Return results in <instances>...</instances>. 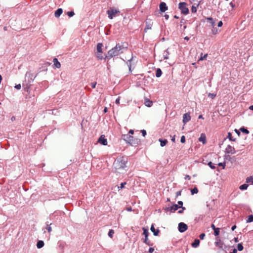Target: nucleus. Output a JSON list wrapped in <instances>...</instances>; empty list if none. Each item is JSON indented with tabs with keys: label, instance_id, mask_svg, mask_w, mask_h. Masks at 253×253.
I'll list each match as a JSON object with an SVG mask.
<instances>
[{
	"label": "nucleus",
	"instance_id": "obj_1",
	"mask_svg": "<svg viewBox=\"0 0 253 253\" xmlns=\"http://www.w3.org/2000/svg\"><path fill=\"white\" fill-rule=\"evenodd\" d=\"M125 47L120 43L116 44L115 47L112 48L108 52V55L106 56L104 59H111L112 57L118 56L123 52Z\"/></svg>",
	"mask_w": 253,
	"mask_h": 253
},
{
	"label": "nucleus",
	"instance_id": "obj_2",
	"mask_svg": "<svg viewBox=\"0 0 253 253\" xmlns=\"http://www.w3.org/2000/svg\"><path fill=\"white\" fill-rule=\"evenodd\" d=\"M127 159L122 157L118 158L113 164V166L115 169V172L121 173L119 170L124 169L126 167Z\"/></svg>",
	"mask_w": 253,
	"mask_h": 253
},
{
	"label": "nucleus",
	"instance_id": "obj_3",
	"mask_svg": "<svg viewBox=\"0 0 253 253\" xmlns=\"http://www.w3.org/2000/svg\"><path fill=\"white\" fill-rule=\"evenodd\" d=\"M178 8L180 10L181 13L186 15L189 13V9L187 7V3L184 2H180L178 4Z\"/></svg>",
	"mask_w": 253,
	"mask_h": 253
},
{
	"label": "nucleus",
	"instance_id": "obj_4",
	"mask_svg": "<svg viewBox=\"0 0 253 253\" xmlns=\"http://www.w3.org/2000/svg\"><path fill=\"white\" fill-rule=\"evenodd\" d=\"M122 139L125 141L127 143L132 145L133 136L129 134H123L121 137Z\"/></svg>",
	"mask_w": 253,
	"mask_h": 253
},
{
	"label": "nucleus",
	"instance_id": "obj_5",
	"mask_svg": "<svg viewBox=\"0 0 253 253\" xmlns=\"http://www.w3.org/2000/svg\"><path fill=\"white\" fill-rule=\"evenodd\" d=\"M119 12L120 11L119 10L113 8H111L109 10L107 11V13L108 14V17L110 19H112L116 14Z\"/></svg>",
	"mask_w": 253,
	"mask_h": 253
},
{
	"label": "nucleus",
	"instance_id": "obj_6",
	"mask_svg": "<svg viewBox=\"0 0 253 253\" xmlns=\"http://www.w3.org/2000/svg\"><path fill=\"white\" fill-rule=\"evenodd\" d=\"M178 227L179 231L181 233L185 232L188 229V226L187 224L183 222H180L178 224Z\"/></svg>",
	"mask_w": 253,
	"mask_h": 253
},
{
	"label": "nucleus",
	"instance_id": "obj_7",
	"mask_svg": "<svg viewBox=\"0 0 253 253\" xmlns=\"http://www.w3.org/2000/svg\"><path fill=\"white\" fill-rule=\"evenodd\" d=\"M225 152L227 154H234L236 153L235 148L230 145H228L225 149Z\"/></svg>",
	"mask_w": 253,
	"mask_h": 253
},
{
	"label": "nucleus",
	"instance_id": "obj_8",
	"mask_svg": "<svg viewBox=\"0 0 253 253\" xmlns=\"http://www.w3.org/2000/svg\"><path fill=\"white\" fill-rule=\"evenodd\" d=\"M97 142L105 146L107 145V140L105 138V136L104 135H101L98 138Z\"/></svg>",
	"mask_w": 253,
	"mask_h": 253
},
{
	"label": "nucleus",
	"instance_id": "obj_9",
	"mask_svg": "<svg viewBox=\"0 0 253 253\" xmlns=\"http://www.w3.org/2000/svg\"><path fill=\"white\" fill-rule=\"evenodd\" d=\"M191 120V116L189 113H185L183 116V123L185 124Z\"/></svg>",
	"mask_w": 253,
	"mask_h": 253
},
{
	"label": "nucleus",
	"instance_id": "obj_10",
	"mask_svg": "<svg viewBox=\"0 0 253 253\" xmlns=\"http://www.w3.org/2000/svg\"><path fill=\"white\" fill-rule=\"evenodd\" d=\"M159 7L160 11L162 12H165L168 9L167 4L164 2H161Z\"/></svg>",
	"mask_w": 253,
	"mask_h": 253
},
{
	"label": "nucleus",
	"instance_id": "obj_11",
	"mask_svg": "<svg viewBox=\"0 0 253 253\" xmlns=\"http://www.w3.org/2000/svg\"><path fill=\"white\" fill-rule=\"evenodd\" d=\"M198 140L199 141L202 142L203 144H206L207 143V140L205 134L204 133H201Z\"/></svg>",
	"mask_w": 253,
	"mask_h": 253
},
{
	"label": "nucleus",
	"instance_id": "obj_12",
	"mask_svg": "<svg viewBox=\"0 0 253 253\" xmlns=\"http://www.w3.org/2000/svg\"><path fill=\"white\" fill-rule=\"evenodd\" d=\"M150 230L153 233V234L154 236H158V235L160 233V230L159 229H157V230H156L153 224H152L151 225Z\"/></svg>",
	"mask_w": 253,
	"mask_h": 253
},
{
	"label": "nucleus",
	"instance_id": "obj_13",
	"mask_svg": "<svg viewBox=\"0 0 253 253\" xmlns=\"http://www.w3.org/2000/svg\"><path fill=\"white\" fill-rule=\"evenodd\" d=\"M179 208H180V206L176 204H173L172 206L170 207L169 211L171 212H174L175 211H177Z\"/></svg>",
	"mask_w": 253,
	"mask_h": 253
},
{
	"label": "nucleus",
	"instance_id": "obj_14",
	"mask_svg": "<svg viewBox=\"0 0 253 253\" xmlns=\"http://www.w3.org/2000/svg\"><path fill=\"white\" fill-rule=\"evenodd\" d=\"M53 62L54 63V67H55L56 68H60L61 67V64L56 58H54L53 59Z\"/></svg>",
	"mask_w": 253,
	"mask_h": 253
},
{
	"label": "nucleus",
	"instance_id": "obj_15",
	"mask_svg": "<svg viewBox=\"0 0 253 253\" xmlns=\"http://www.w3.org/2000/svg\"><path fill=\"white\" fill-rule=\"evenodd\" d=\"M207 22L209 23V26L214 27L215 25V22L214 20L211 17H208L207 18Z\"/></svg>",
	"mask_w": 253,
	"mask_h": 253
},
{
	"label": "nucleus",
	"instance_id": "obj_16",
	"mask_svg": "<svg viewBox=\"0 0 253 253\" xmlns=\"http://www.w3.org/2000/svg\"><path fill=\"white\" fill-rule=\"evenodd\" d=\"M63 12V9L61 8H58L55 12L54 15L56 17H59Z\"/></svg>",
	"mask_w": 253,
	"mask_h": 253
},
{
	"label": "nucleus",
	"instance_id": "obj_17",
	"mask_svg": "<svg viewBox=\"0 0 253 253\" xmlns=\"http://www.w3.org/2000/svg\"><path fill=\"white\" fill-rule=\"evenodd\" d=\"M200 243V240L198 239H196L194 242L192 243V247L193 248H197L199 246Z\"/></svg>",
	"mask_w": 253,
	"mask_h": 253
},
{
	"label": "nucleus",
	"instance_id": "obj_18",
	"mask_svg": "<svg viewBox=\"0 0 253 253\" xmlns=\"http://www.w3.org/2000/svg\"><path fill=\"white\" fill-rule=\"evenodd\" d=\"M143 242L149 246H152L153 244L148 239V236L145 237Z\"/></svg>",
	"mask_w": 253,
	"mask_h": 253
},
{
	"label": "nucleus",
	"instance_id": "obj_19",
	"mask_svg": "<svg viewBox=\"0 0 253 253\" xmlns=\"http://www.w3.org/2000/svg\"><path fill=\"white\" fill-rule=\"evenodd\" d=\"M144 104L146 106L150 107L152 105L153 102L147 98H145Z\"/></svg>",
	"mask_w": 253,
	"mask_h": 253
},
{
	"label": "nucleus",
	"instance_id": "obj_20",
	"mask_svg": "<svg viewBox=\"0 0 253 253\" xmlns=\"http://www.w3.org/2000/svg\"><path fill=\"white\" fill-rule=\"evenodd\" d=\"M159 141L160 142V145L161 147L165 146L168 143V140L166 139H159Z\"/></svg>",
	"mask_w": 253,
	"mask_h": 253
},
{
	"label": "nucleus",
	"instance_id": "obj_21",
	"mask_svg": "<svg viewBox=\"0 0 253 253\" xmlns=\"http://www.w3.org/2000/svg\"><path fill=\"white\" fill-rule=\"evenodd\" d=\"M103 46V44L102 43H98L97 44V51L98 53H102V47Z\"/></svg>",
	"mask_w": 253,
	"mask_h": 253
},
{
	"label": "nucleus",
	"instance_id": "obj_22",
	"mask_svg": "<svg viewBox=\"0 0 253 253\" xmlns=\"http://www.w3.org/2000/svg\"><path fill=\"white\" fill-rule=\"evenodd\" d=\"M44 242L42 240L39 241L37 243V247L38 249H41L44 246Z\"/></svg>",
	"mask_w": 253,
	"mask_h": 253
},
{
	"label": "nucleus",
	"instance_id": "obj_23",
	"mask_svg": "<svg viewBox=\"0 0 253 253\" xmlns=\"http://www.w3.org/2000/svg\"><path fill=\"white\" fill-rule=\"evenodd\" d=\"M169 53L168 51V49H166L163 53V57L164 59H169Z\"/></svg>",
	"mask_w": 253,
	"mask_h": 253
},
{
	"label": "nucleus",
	"instance_id": "obj_24",
	"mask_svg": "<svg viewBox=\"0 0 253 253\" xmlns=\"http://www.w3.org/2000/svg\"><path fill=\"white\" fill-rule=\"evenodd\" d=\"M162 74V71L160 68H158L156 70V77L157 78H159L161 76Z\"/></svg>",
	"mask_w": 253,
	"mask_h": 253
},
{
	"label": "nucleus",
	"instance_id": "obj_25",
	"mask_svg": "<svg viewBox=\"0 0 253 253\" xmlns=\"http://www.w3.org/2000/svg\"><path fill=\"white\" fill-rule=\"evenodd\" d=\"M215 244L217 247H218L219 248L222 249L223 243L220 240H219V241L216 242Z\"/></svg>",
	"mask_w": 253,
	"mask_h": 253
},
{
	"label": "nucleus",
	"instance_id": "obj_26",
	"mask_svg": "<svg viewBox=\"0 0 253 253\" xmlns=\"http://www.w3.org/2000/svg\"><path fill=\"white\" fill-rule=\"evenodd\" d=\"M226 138H228L231 141H235L236 139L234 138L232 136V133L230 132L228 133V135Z\"/></svg>",
	"mask_w": 253,
	"mask_h": 253
},
{
	"label": "nucleus",
	"instance_id": "obj_27",
	"mask_svg": "<svg viewBox=\"0 0 253 253\" xmlns=\"http://www.w3.org/2000/svg\"><path fill=\"white\" fill-rule=\"evenodd\" d=\"M246 182L248 183H253V175L248 177L246 178Z\"/></svg>",
	"mask_w": 253,
	"mask_h": 253
},
{
	"label": "nucleus",
	"instance_id": "obj_28",
	"mask_svg": "<svg viewBox=\"0 0 253 253\" xmlns=\"http://www.w3.org/2000/svg\"><path fill=\"white\" fill-rule=\"evenodd\" d=\"M249 185L247 184H244L239 187L240 189L242 190H246L248 187Z\"/></svg>",
	"mask_w": 253,
	"mask_h": 253
},
{
	"label": "nucleus",
	"instance_id": "obj_29",
	"mask_svg": "<svg viewBox=\"0 0 253 253\" xmlns=\"http://www.w3.org/2000/svg\"><path fill=\"white\" fill-rule=\"evenodd\" d=\"M132 60V58H131V59L128 60L127 61V62H126V63L127 64V66L128 67V68H129V72H131V71H132V70H131V61Z\"/></svg>",
	"mask_w": 253,
	"mask_h": 253
},
{
	"label": "nucleus",
	"instance_id": "obj_30",
	"mask_svg": "<svg viewBox=\"0 0 253 253\" xmlns=\"http://www.w3.org/2000/svg\"><path fill=\"white\" fill-rule=\"evenodd\" d=\"M240 130L243 133H245V134H249V131L246 128H245L244 127H241Z\"/></svg>",
	"mask_w": 253,
	"mask_h": 253
},
{
	"label": "nucleus",
	"instance_id": "obj_31",
	"mask_svg": "<svg viewBox=\"0 0 253 253\" xmlns=\"http://www.w3.org/2000/svg\"><path fill=\"white\" fill-rule=\"evenodd\" d=\"M143 234L144 235L145 237L148 236L149 235V231L147 229H146L145 228H143Z\"/></svg>",
	"mask_w": 253,
	"mask_h": 253
},
{
	"label": "nucleus",
	"instance_id": "obj_32",
	"mask_svg": "<svg viewBox=\"0 0 253 253\" xmlns=\"http://www.w3.org/2000/svg\"><path fill=\"white\" fill-rule=\"evenodd\" d=\"M253 221V215L251 214L248 216V219L246 221L247 223L251 222Z\"/></svg>",
	"mask_w": 253,
	"mask_h": 253
},
{
	"label": "nucleus",
	"instance_id": "obj_33",
	"mask_svg": "<svg viewBox=\"0 0 253 253\" xmlns=\"http://www.w3.org/2000/svg\"><path fill=\"white\" fill-rule=\"evenodd\" d=\"M191 194H197L198 192V189L197 187H194L191 190Z\"/></svg>",
	"mask_w": 253,
	"mask_h": 253
},
{
	"label": "nucleus",
	"instance_id": "obj_34",
	"mask_svg": "<svg viewBox=\"0 0 253 253\" xmlns=\"http://www.w3.org/2000/svg\"><path fill=\"white\" fill-rule=\"evenodd\" d=\"M46 225H47V227H46V229H47L48 232L49 233V232H50L52 231V228L50 227V225H51V223L49 224L48 222H47L46 223Z\"/></svg>",
	"mask_w": 253,
	"mask_h": 253
},
{
	"label": "nucleus",
	"instance_id": "obj_35",
	"mask_svg": "<svg viewBox=\"0 0 253 253\" xmlns=\"http://www.w3.org/2000/svg\"><path fill=\"white\" fill-rule=\"evenodd\" d=\"M114 234V231L113 229H110L108 232V236L111 238H112L113 237V234Z\"/></svg>",
	"mask_w": 253,
	"mask_h": 253
},
{
	"label": "nucleus",
	"instance_id": "obj_36",
	"mask_svg": "<svg viewBox=\"0 0 253 253\" xmlns=\"http://www.w3.org/2000/svg\"><path fill=\"white\" fill-rule=\"evenodd\" d=\"M237 248H238V250L239 251H243L244 249V247H243L242 244V243L238 244L237 245Z\"/></svg>",
	"mask_w": 253,
	"mask_h": 253
},
{
	"label": "nucleus",
	"instance_id": "obj_37",
	"mask_svg": "<svg viewBox=\"0 0 253 253\" xmlns=\"http://www.w3.org/2000/svg\"><path fill=\"white\" fill-rule=\"evenodd\" d=\"M208 165L211 169H215V166L211 162H209Z\"/></svg>",
	"mask_w": 253,
	"mask_h": 253
},
{
	"label": "nucleus",
	"instance_id": "obj_38",
	"mask_svg": "<svg viewBox=\"0 0 253 253\" xmlns=\"http://www.w3.org/2000/svg\"><path fill=\"white\" fill-rule=\"evenodd\" d=\"M219 228H217L216 229H215V230H214V236H217L219 235Z\"/></svg>",
	"mask_w": 253,
	"mask_h": 253
},
{
	"label": "nucleus",
	"instance_id": "obj_39",
	"mask_svg": "<svg viewBox=\"0 0 253 253\" xmlns=\"http://www.w3.org/2000/svg\"><path fill=\"white\" fill-rule=\"evenodd\" d=\"M215 96H216V94L211 93H209L208 94V97L211 98V99L214 98Z\"/></svg>",
	"mask_w": 253,
	"mask_h": 253
},
{
	"label": "nucleus",
	"instance_id": "obj_40",
	"mask_svg": "<svg viewBox=\"0 0 253 253\" xmlns=\"http://www.w3.org/2000/svg\"><path fill=\"white\" fill-rule=\"evenodd\" d=\"M67 15L69 16V17H72L74 15H75V13L74 11H69L67 12Z\"/></svg>",
	"mask_w": 253,
	"mask_h": 253
},
{
	"label": "nucleus",
	"instance_id": "obj_41",
	"mask_svg": "<svg viewBox=\"0 0 253 253\" xmlns=\"http://www.w3.org/2000/svg\"><path fill=\"white\" fill-rule=\"evenodd\" d=\"M126 184V182L121 183L120 186L118 187L119 189L123 188Z\"/></svg>",
	"mask_w": 253,
	"mask_h": 253
},
{
	"label": "nucleus",
	"instance_id": "obj_42",
	"mask_svg": "<svg viewBox=\"0 0 253 253\" xmlns=\"http://www.w3.org/2000/svg\"><path fill=\"white\" fill-rule=\"evenodd\" d=\"M101 53H99L97 55V58H98L100 60H102L104 58Z\"/></svg>",
	"mask_w": 253,
	"mask_h": 253
},
{
	"label": "nucleus",
	"instance_id": "obj_43",
	"mask_svg": "<svg viewBox=\"0 0 253 253\" xmlns=\"http://www.w3.org/2000/svg\"><path fill=\"white\" fill-rule=\"evenodd\" d=\"M225 162H223V163H219L218 164V166H222V169H224L225 168Z\"/></svg>",
	"mask_w": 253,
	"mask_h": 253
},
{
	"label": "nucleus",
	"instance_id": "obj_44",
	"mask_svg": "<svg viewBox=\"0 0 253 253\" xmlns=\"http://www.w3.org/2000/svg\"><path fill=\"white\" fill-rule=\"evenodd\" d=\"M180 142L182 143H184L185 142V137L184 135H182L181 137V139H180Z\"/></svg>",
	"mask_w": 253,
	"mask_h": 253
},
{
	"label": "nucleus",
	"instance_id": "obj_45",
	"mask_svg": "<svg viewBox=\"0 0 253 253\" xmlns=\"http://www.w3.org/2000/svg\"><path fill=\"white\" fill-rule=\"evenodd\" d=\"M207 56H208V54H205L203 56H201L200 58V60H206Z\"/></svg>",
	"mask_w": 253,
	"mask_h": 253
},
{
	"label": "nucleus",
	"instance_id": "obj_46",
	"mask_svg": "<svg viewBox=\"0 0 253 253\" xmlns=\"http://www.w3.org/2000/svg\"><path fill=\"white\" fill-rule=\"evenodd\" d=\"M191 11L193 13H195L197 11V8L196 7L193 5L191 8Z\"/></svg>",
	"mask_w": 253,
	"mask_h": 253
},
{
	"label": "nucleus",
	"instance_id": "obj_47",
	"mask_svg": "<svg viewBox=\"0 0 253 253\" xmlns=\"http://www.w3.org/2000/svg\"><path fill=\"white\" fill-rule=\"evenodd\" d=\"M180 208L182 209V210L178 211V212L179 213H182L183 212V211L185 210L186 208L184 207H180Z\"/></svg>",
	"mask_w": 253,
	"mask_h": 253
},
{
	"label": "nucleus",
	"instance_id": "obj_48",
	"mask_svg": "<svg viewBox=\"0 0 253 253\" xmlns=\"http://www.w3.org/2000/svg\"><path fill=\"white\" fill-rule=\"evenodd\" d=\"M205 233H202L199 236V238L201 239V240H203L205 237Z\"/></svg>",
	"mask_w": 253,
	"mask_h": 253
},
{
	"label": "nucleus",
	"instance_id": "obj_49",
	"mask_svg": "<svg viewBox=\"0 0 253 253\" xmlns=\"http://www.w3.org/2000/svg\"><path fill=\"white\" fill-rule=\"evenodd\" d=\"M141 132L142 133L143 136L145 137V135H146V131L144 129H143L141 130Z\"/></svg>",
	"mask_w": 253,
	"mask_h": 253
},
{
	"label": "nucleus",
	"instance_id": "obj_50",
	"mask_svg": "<svg viewBox=\"0 0 253 253\" xmlns=\"http://www.w3.org/2000/svg\"><path fill=\"white\" fill-rule=\"evenodd\" d=\"M96 84V82H93V83H91L90 84L91 86L93 88L95 87Z\"/></svg>",
	"mask_w": 253,
	"mask_h": 253
},
{
	"label": "nucleus",
	"instance_id": "obj_51",
	"mask_svg": "<svg viewBox=\"0 0 253 253\" xmlns=\"http://www.w3.org/2000/svg\"><path fill=\"white\" fill-rule=\"evenodd\" d=\"M14 87L17 89H20L21 87V84H16Z\"/></svg>",
	"mask_w": 253,
	"mask_h": 253
},
{
	"label": "nucleus",
	"instance_id": "obj_52",
	"mask_svg": "<svg viewBox=\"0 0 253 253\" xmlns=\"http://www.w3.org/2000/svg\"><path fill=\"white\" fill-rule=\"evenodd\" d=\"M181 195V191H178L176 193V197H177Z\"/></svg>",
	"mask_w": 253,
	"mask_h": 253
},
{
	"label": "nucleus",
	"instance_id": "obj_53",
	"mask_svg": "<svg viewBox=\"0 0 253 253\" xmlns=\"http://www.w3.org/2000/svg\"><path fill=\"white\" fill-rule=\"evenodd\" d=\"M154 251V249L153 248H150L149 249V252L150 253H153V252Z\"/></svg>",
	"mask_w": 253,
	"mask_h": 253
},
{
	"label": "nucleus",
	"instance_id": "obj_54",
	"mask_svg": "<svg viewBox=\"0 0 253 253\" xmlns=\"http://www.w3.org/2000/svg\"><path fill=\"white\" fill-rule=\"evenodd\" d=\"M224 159L230 160V159H231V157H230V156L229 155H225L224 156Z\"/></svg>",
	"mask_w": 253,
	"mask_h": 253
},
{
	"label": "nucleus",
	"instance_id": "obj_55",
	"mask_svg": "<svg viewBox=\"0 0 253 253\" xmlns=\"http://www.w3.org/2000/svg\"><path fill=\"white\" fill-rule=\"evenodd\" d=\"M171 140L172 142H175V135H173V136H172Z\"/></svg>",
	"mask_w": 253,
	"mask_h": 253
},
{
	"label": "nucleus",
	"instance_id": "obj_56",
	"mask_svg": "<svg viewBox=\"0 0 253 253\" xmlns=\"http://www.w3.org/2000/svg\"><path fill=\"white\" fill-rule=\"evenodd\" d=\"M185 22V20L184 19H182L181 20V21H180V26H182V24H184Z\"/></svg>",
	"mask_w": 253,
	"mask_h": 253
},
{
	"label": "nucleus",
	"instance_id": "obj_57",
	"mask_svg": "<svg viewBox=\"0 0 253 253\" xmlns=\"http://www.w3.org/2000/svg\"><path fill=\"white\" fill-rule=\"evenodd\" d=\"M223 25V23L221 21H220L218 23V27H221Z\"/></svg>",
	"mask_w": 253,
	"mask_h": 253
},
{
	"label": "nucleus",
	"instance_id": "obj_58",
	"mask_svg": "<svg viewBox=\"0 0 253 253\" xmlns=\"http://www.w3.org/2000/svg\"><path fill=\"white\" fill-rule=\"evenodd\" d=\"M185 179L190 180L191 179V177L189 175H186L185 176Z\"/></svg>",
	"mask_w": 253,
	"mask_h": 253
},
{
	"label": "nucleus",
	"instance_id": "obj_59",
	"mask_svg": "<svg viewBox=\"0 0 253 253\" xmlns=\"http://www.w3.org/2000/svg\"><path fill=\"white\" fill-rule=\"evenodd\" d=\"M115 103L117 104H119L120 103V97H118L117 99L116 100Z\"/></svg>",
	"mask_w": 253,
	"mask_h": 253
},
{
	"label": "nucleus",
	"instance_id": "obj_60",
	"mask_svg": "<svg viewBox=\"0 0 253 253\" xmlns=\"http://www.w3.org/2000/svg\"><path fill=\"white\" fill-rule=\"evenodd\" d=\"M178 205L180 206V207H182L183 205V202L181 201H179L178 202Z\"/></svg>",
	"mask_w": 253,
	"mask_h": 253
},
{
	"label": "nucleus",
	"instance_id": "obj_61",
	"mask_svg": "<svg viewBox=\"0 0 253 253\" xmlns=\"http://www.w3.org/2000/svg\"><path fill=\"white\" fill-rule=\"evenodd\" d=\"M211 228L214 230L215 229H216L217 228L215 227V225L213 224H212L211 225Z\"/></svg>",
	"mask_w": 253,
	"mask_h": 253
},
{
	"label": "nucleus",
	"instance_id": "obj_62",
	"mask_svg": "<svg viewBox=\"0 0 253 253\" xmlns=\"http://www.w3.org/2000/svg\"><path fill=\"white\" fill-rule=\"evenodd\" d=\"M128 133H129V134H133L134 133V131H133V130H132V129H130V130H129V131H128Z\"/></svg>",
	"mask_w": 253,
	"mask_h": 253
},
{
	"label": "nucleus",
	"instance_id": "obj_63",
	"mask_svg": "<svg viewBox=\"0 0 253 253\" xmlns=\"http://www.w3.org/2000/svg\"><path fill=\"white\" fill-rule=\"evenodd\" d=\"M212 32L213 34H215L217 32V29H213L212 30Z\"/></svg>",
	"mask_w": 253,
	"mask_h": 253
},
{
	"label": "nucleus",
	"instance_id": "obj_64",
	"mask_svg": "<svg viewBox=\"0 0 253 253\" xmlns=\"http://www.w3.org/2000/svg\"><path fill=\"white\" fill-rule=\"evenodd\" d=\"M237 253V251L236 249H234L233 250V251L230 253Z\"/></svg>",
	"mask_w": 253,
	"mask_h": 253
}]
</instances>
